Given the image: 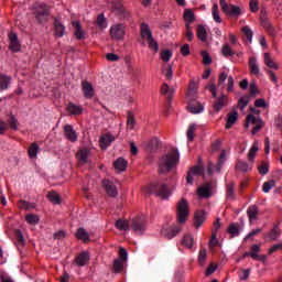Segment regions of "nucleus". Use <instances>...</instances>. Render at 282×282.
<instances>
[{
    "label": "nucleus",
    "instance_id": "1",
    "mask_svg": "<svg viewBox=\"0 0 282 282\" xmlns=\"http://www.w3.org/2000/svg\"><path fill=\"white\" fill-rule=\"evenodd\" d=\"M180 163V152L177 149H172L167 154H164L159 160V172L169 173Z\"/></svg>",
    "mask_w": 282,
    "mask_h": 282
},
{
    "label": "nucleus",
    "instance_id": "2",
    "mask_svg": "<svg viewBox=\"0 0 282 282\" xmlns=\"http://www.w3.org/2000/svg\"><path fill=\"white\" fill-rule=\"evenodd\" d=\"M142 192L145 193V195H156V197H161L163 200H167L172 195L169 185L162 182H153L150 185L144 186Z\"/></svg>",
    "mask_w": 282,
    "mask_h": 282
},
{
    "label": "nucleus",
    "instance_id": "3",
    "mask_svg": "<svg viewBox=\"0 0 282 282\" xmlns=\"http://www.w3.org/2000/svg\"><path fill=\"white\" fill-rule=\"evenodd\" d=\"M219 4L223 13L231 19L238 20L242 15V10L238 6L227 3L226 0H219Z\"/></svg>",
    "mask_w": 282,
    "mask_h": 282
},
{
    "label": "nucleus",
    "instance_id": "4",
    "mask_svg": "<svg viewBox=\"0 0 282 282\" xmlns=\"http://www.w3.org/2000/svg\"><path fill=\"white\" fill-rule=\"evenodd\" d=\"M191 214L188 208V200L186 198H182L176 206V218L180 225L186 224V219H188V215Z\"/></svg>",
    "mask_w": 282,
    "mask_h": 282
},
{
    "label": "nucleus",
    "instance_id": "5",
    "mask_svg": "<svg viewBox=\"0 0 282 282\" xmlns=\"http://www.w3.org/2000/svg\"><path fill=\"white\" fill-rule=\"evenodd\" d=\"M34 17L40 24L46 23L50 17V8L42 3L34 8Z\"/></svg>",
    "mask_w": 282,
    "mask_h": 282
},
{
    "label": "nucleus",
    "instance_id": "6",
    "mask_svg": "<svg viewBox=\"0 0 282 282\" xmlns=\"http://www.w3.org/2000/svg\"><path fill=\"white\" fill-rule=\"evenodd\" d=\"M131 229L135 235H143L147 230V219L144 216H138L132 219Z\"/></svg>",
    "mask_w": 282,
    "mask_h": 282
},
{
    "label": "nucleus",
    "instance_id": "7",
    "mask_svg": "<svg viewBox=\"0 0 282 282\" xmlns=\"http://www.w3.org/2000/svg\"><path fill=\"white\" fill-rule=\"evenodd\" d=\"M182 231L181 227L177 226H163L161 229V236L167 240L174 239Z\"/></svg>",
    "mask_w": 282,
    "mask_h": 282
},
{
    "label": "nucleus",
    "instance_id": "8",
    "mask_svg": "<svg viewBox=\"0 0 282 282\" xmlns=\"http://www.w3.org/2000/svg\"><path fill=\"white\" fill-rule=\"evenodd\" d=\"M112 9L117 12L120 19L129 20L131 14L130 11L127 10L120 0L112 1Z\"/></svg>",
    "mask_w": 282,
    "mask_h": 282
},
{
    "label": "nucleus",
    "instance_id": "9",
    "mask_svg": "<svg viewBox=\"0 0 282 282\" xmlns=\"http://www.w3.org/2000/svg\"><path fill=\"white\" fill-rule=\"evenodd\" d=\"M126 30L122 23L115 24L110 28V36L116 41H121L124 39Z\"/></svg>",
    "mask_w": 282,
    "mask_h": 282
},
{
    "label": "nucleus",
    "instance_id": "10",
    "mask_svg": "<svg viewBox=\"0 0 282 282\" xmlns=\"http://www.w3.org/2000/svg\"><path fill=\"white\" fill-rule=\"evenodd\" d=\"M102 188L107 193L108 197H117L118 196V188L113 182L109 180H102L101 182Z\"/></svg>",
    "mask_w": 282,
    "mask_h": 282
},
{
    "label": "nucleus",
    "instance_id": "11",
    "mask_svg": "<svg viewBox=\"0 0 282 282\" xmlns=\"http://www.w3.org/2000/svg\"><path fill=\"white\" fill-rule=\"evenodd\" d=\"M225 161H226V151L223 150L220 155H219V159H218V162H217L216 166L212 162L208 163V166H207L208 174L212 175L214 173L215 169L219 173L223 165L225 164Z\"/></svg>",
    "mask_w": 282,
    "mask_h": 282
},
{
    "label": "nucleus",
    "instance_id": "12",
    "mask_svg": "<svg viewBox=\"0 0 282 282\" xmlns=\"http://www.w3.org/2000/svg\"><path fill=\"white\" fill-rule=\"evenodd\" d=\"M90 254L88 251H82L79 254L75 256L74 263L77 267H86L89 263Z\"/></svg>",
    "mask_w": 282,
    "mask_h": 282
},
{
    "label": "nucleus",
    "instance_id": "13",
    "mask_svg": "<svg viewBox=\"0 0 282 282\" xmlns=\"http://www.w3.org/2000/svg\"><path fill=\"white\" fill-rule=\"evenodd\" d=\"M198 197H202L203 199H208L212 197V183H205L197 189Z\"/></svg>",
    "mask_w": 282,
    "mask_h": 282
},
{
    "label": "nucleus",
    "instance_id": "14",
    "mask_svg": "<svg viewBox=\"0 0 282 282\" xmlns=\"http://www.w3.org/2000/svg\"><path fill=\"white\" fill-rule=\"evenodd\" d=\"M187 110L194 115L202 113L204 111V105L195 99H191L187 105Z\"/></svg>",
    "mask_w": 282,
    "mask_h": 282
},
{
    "label": "nucleus",
    "instance_id": "15",
    "mask_svg": "<svg viewBox=\"0 0 282 282\" xmlns=\"http://www.w3.org/2000/svg\"><path fill=\"white\" fill-rule=\"evenodd\" d=\"M249 70L252 76L259 77L261 75L260 66L256 56H251L249 58Z\"/></svg>",
    "mask_w": 282,
    "mask_h": 282
},
{
    "label": "nucleus",
    "instance_id": "16",
    "mask_svg": "<svg viewBox=\"0 0 282 282\" xmlns=\"http://www.w3.org/2000/svg\"><path fill=\"white\" fill-rule=\"evenodd\" d=\"M82 91H84V97L86 99H93L95 96L94 86L89 82H82Z\"/></svg>",
    "mask_w": 282,
    "mask_h": 282
},
{
    "label": "nucleus",
    "instance_id": "17",
    "mask_svg": "<svg viewBox=\"0 0 282 282\" xmlns=\"http://www.w3.org/2000/svg\"><path fill=\"white\" fill-rule=\"evenodd\" d=\"M140 35H141V39L145 41L153 37L152 30L150 29L148 23L142 22L140 24Z\"/></svg>",
    "mask_w": 282,
    "mask_h": 282
},
{
    "label": "nucleus",
    "instance_id": "18",
    "mask_svg": "<svg viewBox=\"0 0 282 282\" xmlns=\"http://www.w3.org/2000/svg\"><path fill=\"white\" fill-rule=\"evenodd\" d=\"M73 28H75V39L83 41L86 39V32L82 29L78 21L73 22Z\"/></svg>",
    "mask_w": 282,
    "mask_h": 282
},
{
    "label": "nucleus",
    "instance_id": "19",
    "mask_svg": "<svg viewBox=\"0 0 282 282\" xmlns=\"http://www.w3.org/2000/svg\"><path fill=\"white\" fill-rule=\"evenodd\" d=\"M115 141V137L107 133L100 137L99 139V145L101 149L108 148L112 142Z\"/></svg>",
    "mask_w": 282,
    "mask_h": 282
},
{
    "label": "nucleus",
    "instance_id": "20",
    "mask_svg": "<svg viewBox=\"0 0 282 282\" xmlns=\"http://www.w3.org/2000/svg\"><path fill=\"white\" fill-rule=\"evenodd\" d=\"M90 154L89 149H82L77 151V160H79V164L84 165L88 162V158Z\"/></svg>",
    "mask_w": 282,
    "mask_h": 282
},
{
    "label": "nucleus",
    "instance_id": "21",
    "mask_svg": "<svg viewBox=\"0 0 282 282\" xmlns=\"http://www.w3.org/2000/svg\"><path fill=\"white\" fill-rule=\"evenodd\" d=\"M204 173V170L199 166L192 167L187 172L186 182L187 184H193V175H200Z\"/></svg>",
    "mask_w": 282,
    "mask_h": 282
},
{
    "label": "nucleus",
    "instance_id": "22",
    "mask_svg": "<svg viewBox=\"0 0 282 282\" xmlns=\"http://www.w3.org/2000/svg\"><path fill=\"white\" fill-rule=\"evenodd\" d=\"M65 131V135L66 138L72 141V142H76L78 139V135L76 133V131L74 130V128L69 124L65 126L64 128Z\"/></svg>",
    "mask_w": 282,
    "mask_h": 282
},
{
    "label": "nucleus",
    "instance_id": "23",
    "mask_svg": "<svg viewBox=\"0 0 282 282\" xmlns=\"http://www.w3.org/2000/svg\"><path fill=\"white\" fill-rule=\"evenodd\" d=\"M194 221H195L196 229H199V227H202V225H204V221H205V212L204 210L196 212L194 216Z\"/></svg>",
    "mask_w": 282,
    "mask_h": 282
},
{
    "label": "nucleus",
    "instance_id": "24",
    "mask_svg": "<svg viewBox=\"0 0 282 282\" xmlns=\"http://www.w3.org/2000/svg\"><path fill=\"white\" fill-rule=\"evenodd\" d=\"M12 77L9 75H0V89L8 90L11 85Z\"/></svg>",
    "mask_w": 282,
    "mask_h": 282
},
{
    "label": "nucleus",
    "instance_id": "25",
    "mask_svg": "<svg viewBox=\"0 0 282 282\" xmlns=\"http://www.w3.org/2000/svg\"><path fill=\"white\" fill-rule=\"evenodd\" d=\"M128 166V161H126L124 159L122 158H119L117 159L115 162H113V167L119 171V172H123L126 171Z\"/></svg>",
    "mask_w": 282,
    "mask_h": 282
},
{
    "label": "nucleus",
    "instance_id": "26",
    "mask_svg": "<svg viewBox=\"0 0 282 282\" xmlns=\"http://www.w3.org/2000/svg\"><path fill=\"white\" fill-rule=\"evenodd\" d=\"M196 35L200 42L205 43L207 41V32L204 24H199L196 29Z\"/></svg>",
    "mask_w": 282,
    "mask_h": 282
},
{
    "label": "nucleus",
    "instance_id": "27",
    "mask_svg": "<svg viewBox=\"0 0 282 282\" xmlns=\"http://www.w3.org/2000/svg\"><path fill=\"white\" fill-rule=\"evenodd\" d=\"M115 227L120 230V231H128L130 230V224L128 220H124V219H118L116 223H115Z\"/></svg>",
    "mask_w": 282,
    "mask_h": 282
},
{
    "label": "nucleus",
    "instance_id": "28",
    "mask_svg": "<svg viewBox=\"0 0 282 282\" xmlns=\"http://www.w3.org/2000/svg\"><path fill=\"white\" fill-rule=\"evenodd\" d=\"M227 105V96L223 95L214 102V109L220 111Z\"/></svg>",
    "mask_w": 282,
    "mask_h": 282
},
{
    "label": "nucleus",
    "instance_id": "29",
    "mask_svg": "<svg viewBox=\"0 0 282 282\" xmlns=\"http://www.w3.org/2000/svg\"><path fill=\"white\" fill-rule=\"evenodd\" d=\"M258 213H259L258 206L256 205H252L248 208L247 214H248L250 224H252V221L257 219Z\"/></svg>",
    "mask_w": 282,
    "mask_h": 282
},
{
    "label": "nucleus",
    "instance_id": "30",
    "mask_svg": "<svg viewBox=\"0 0 282 282\" xmlns=\"http://www.w3.org/2000/svg\"><path fill=\"white\" fill-rule=\"evenodd\" d=\"M54 29H55V34L57 37L64 36L65 26L61 23V21H58V20L54 21Z\"/></svg>",
    "mask_w": 282,
    "mask_h": 282
},
{
    "label": "nucleus",
    "instance_id": "31",
    "mask_svg": "<svg viewBox=\"0 0 282 282\" xmlns=\"http://www.w3.org/2000/svg\"><path fill=\"white\" fill-rule=\"evenodd\" d=\"M280 236L281 230L279 229L278 225H274L273 229L268 235L269 241H275L280 238Z\"/></svg>",
    "mask_w": 282,
    "mask_h": 282
},
{
    "label": "nucleus",
    "instance_id": "32",
    "mask_svg": "<svg viewBox=\"0 0 282 282\" xmlns=\"http://www.w3.org/2000/svg\"><path fill=\"white\" fill-rule=\"evenodd\" d=\"M67 111L73 116H78L83 113V108L79 106H76L75 104L70 102L67 106Z\"/></svg>",
    "mask_w": 282,
    "mask_h": 282
},
{
    "label": "nucleus",
    "instance_id": "33",
    "mask_svg": "<svg viewBox=\"0 0 282 282\" xmlns=\"http://www.w3.org/2000/svg\"><path fill=\"white\" fill-rule=\"evenodd\" d=\"M15 240H17L15 246H17L18 250L20 251L25 245L23 235L20 230H15Z\"/></svg>",
    "mask_w": 282,
    "mask_h": 282
},
{
    "label": "nucleus",
    "instance_id": "34",
    "mask_svg": "<svg viewBox=\"0 0 282 282\" xmlns=\"http://www.w3.org/2000/svg\"><path fill=\"white\" fill-rule=\"evenodd\" d=\"M47 198L53 205H61L62 204V198L56 192H50L47 194Z\"/></svg>",
    "mask_w": 282,
    "mask_h": 282
},
{
    "label": "nucleus",
    "instance_id": "35",
    "mask_svg": "<svg viewBox=\"0 0 282 282\" xmlns=\"http://www.w3.org/2000/svg\"><path fill=\"white\" fill-rule=\"evenodd\" d=\"M264 64L271 69H279L278 64L271 58L270 53H264Z\"/></svg>",
    "mask_w": 282,
    "mask_h": 282
},
{
    "label": "nucleus",
    "instance_id": "36",
    "mask_svg": "<svg viewBox=\"0 0 282 282\" xmlns=\"http://www.w3.org/2000/svg\"><path fill=\"white\" fill-rule=\"evenodd\" d=\"M237 120H238V112L237 111L230 112L227 118L226 129H230Z\"/></svg>",
    "mask_w": 282,
    "mask_h": 282
},
{
    "label": "nucleus",
    "instance_id": "37",
    "mask_svg": "<svg viewBox=\"0 0 282 282\" xmlns=\"http://www.w3.org/2000/svg\"><path fill=\"white\" fill-rule=\"evenodd\" d=\"M195 242V239L192 235H185L182 240V246H184L187 249H193V243Z\"/></svg>",
    "mask_w": 282,
    "mask_h": 282
},
{
    "label": "nucleus",
    "instance_id": "38",
    "mask_svg": "<svg viewBox=\"0 0 282 282\" xmlns=\"http://www.w3.org/2000/svg\"><path fill=\"white\" fill-rule=\"evenodd\" d=\"M96 24L101 30L107 29L108 23H107V19L105 18L104 13H100L97 15Z\"/></svg>",
    "mask_w": 282,
    "mask_h": 282
},
{
    "label": "nucleus",
    "instance_id": "39",
    "mask_svg": "<svg viewBox=\"0 0 282 282\" xmlns=\"http://www.w3.org/2000/svg\"><path fill=\"white\" fill-rule=\"evenodd\" d=\"M147 43L149 48L154 51V53H158L160 51V45L153 36L147 39Z\"/></svg>",
    "mask_w": 282,
    "mask_h": 282
},
{
    "label": "nucleus",
    "instance_id": "40",
    "mask_svg": "<svg viewBox=\"0 0 282 282\" xmlns=\"http://www.w3.org/2000/svg\"><path fill=\"white\" fill-rule=\"evenodd\" d=\"M228 234L231 235V238L238 237L240 235V228L238 224H230L228 228Z\"/></svg>",
    "mask_w": 282,
    "mask_h": 282
},
{
    "label": "nucleus",
    "instance_id": "41",
    "mask_svg": "<svg viewBox=\"0 0 282 282\" xmlns=\"http://www.w3.org/2000/svg\"><path fill=\"white\" fill-rule=\"evenodd\" d=\"M77 239L88 242L89 241V232L86 231L84 228L77 229Z\"/></svg>",
    "mask_w": 282,
    "mask_h": 282
},
{
    "label": "nucleus",
    "instance_id": "42",
    "mask_svg": "<svg viewBox=\"0 0 282 282\" xmlns=\"http://www.w3.org/2000/svg\"><path fill=\"white\" fill-rule=\"evenodd\" d=\"M236 170L241 172H248L251 170V165H249L247 162L238 160L236 164Z\"/></svg>",
    "mask_w": 282,
    "mask_h": 282
},
{
    "label": "nucleus",
    "instance_id": "43",
    "mask_svg": "<svg viewBox=\"0 0 282 282\" xmlns=\"http://www.w3.org/2000/svg\"><path fill=\"white\" fill-rule=\"evenodd\" d=\"M195 130H197L196 124H191L187 129V141L193 142L195 140Z\"/></svg>",
    "mask_w": 282,
    "mask_h": 282
},
{
    "label": "nucleus",
    "instance_id": "44",
    "mask_svg": "<svg viewBox=\"0 0 282 282\" xmlns=\"http://www.w3.org/2000/svg\"><path fill=\"white\" fill-rule=\"evenodd\" d=\"M184 20L185 22L188 23H194L195 22V13L191 9H186L184 12Z\"/></svg>",
    "mask_w": 282,
    "mask_h": 282
},
{
    "label": "nucleus",
    "instance_id": "45",
    "mask_svg": "<svg viewBox=\"0 0 282 282\" xmlns=\"http://www.w3.org/2000/svg\"><path fill=\"white\" fill-rule=\"evenodd\" d=\"M212 14H213V19L216 23H221L217 3H214V6L212 8Z\"/></svg>",
    "mask_w": 282,
    "mask_h": 282
},
{
    "label": "nucleus",
    "instance_id": "46",
    "mask_svg": "<svg viewBox=\"0 0 282 282\" xmlns=\"http://www.w3.org/2000/svg\"><path fill=\"white\" fill-rule=\"evenodd\" d=\"M25 220L29 225H32V226L37 225L40 221L37 215H34V214H28L25 217Z\"/></svg>",
    "mask_w": 282,
    "mask_h": 282
},
{
    "label": "nucleus",
    "instance_id": "47",
    "mask_svg": "<svg viewBox=\"0 0 282 282\" xmlns=\"http://www.w3.org/2000/svg\"><path fill=\"white\" fill-rule=\"evenodd\" d=\"M221 53L225 57H232L235 55V51L231 50L229 44L223 45Z\"/></svg>",
    "mask_w": 282,
    "mask_h": 282
},
{
    "label": "nucleus",
    "instance_id": "48",
    "mask_svg": "<svg viewBox=\"0 0 282 282\" xmlns=\"http://www.w3.org/2000/svg\"><path fill=\"white\" fill-rule=\"evenodd\" d=\"M7 121L9 128H11L14 131L18 130V120L13 115H10Z\"/></svg>",
    "mask_w": 282,
    "mask_h": 282
},
{
    "label": "nucleus",
    "instance_id": "49",
    "mask_svg": "<svg viewBox=\"0 0 282 282\" xmlns=\"http://www.w3.org/2000/svg\"><path fill=\"white\" fill-rule=\"evenodd\" d=\"M173 57V52L170 50H163L161 52V58L164 63H169L171 58Z\"/></svg>",
    "mask_w": 282,
    "mask_h": 282
},
{
    "label": "nucleus",
    "instance_id": "50",
    "mask_svg": "<svg viewBox=\"0 0 282 282\" xmlns=\"http://www.w3.org/2000/svg\"><path fill=\"white\" fill-rule=\"evenodd\" d=\"M39 150H40V148H39L37 143H32L31 147L29 148L30 158L31 159L36 158Z\"/></svg>",
    "mask_w": 282,
    "mask_h": 282
},
{
    "label": "nucleus",
    "instance_id": "51",
    "mask_svg": "<svg viewBox=\"0 0 282 282\" xmlns=\"http://www.w3.org/2000/svg\"><path fill=\"white\" fill-rule=\"evenodd\" d=\"M263 28L267 30L270 36L274 37L276 35L275 28L270 22H264Z\"/></svg>",
    "mask_w": 282,
    "mask_h": 282
},
{
    "label": "nucleus",
    "instance_id": "52",
    "mask_svg": "<svg viewBox=\"0 0 282 282\" xmlns=\"http://www.w3.org/2000/svg\"><path fill=\"white\" fill-rule=\"evenodd\" d=\"M113 270L115 273H120L123 271V262L120 259L113 260Z\"/></svg>",
    "mask_w": 282,
    "mask_h": 282
},
{
    "label": "nucleus",
    "instance_id": "53",
    "mask_svg": "<svg viewBox=\"0 0 282 282\" xmlns=\"http://www.w3.org/2000/svg\"><path fill=\"white\" fill-rule=\"evenodd\" d=\"M206 257H207V251L205 248H202L198 253V263L200 267H204Z\"/></svg>",
    "mask_w": 282,
    "mask_h": 282
},
{
    "label": "nucleus",
    "instance_id": "54",
    "mask_svg": "<svg viewBox=\"0 0 282 282\" xmlns=\"http://www.w3.org/2000/svg\"><path fill=\"white\" fill-rule=\"evenodd\" d=\"M227 198L229 200H234L235 199V188H234V184L229 183L227 185Z\"/></svg>",
    "mask_w": 282,
    "mask_h": 282
},
{
    "label": "nucleus",
    "instance_id": "55",
    "mask_svg": "<svg viewBox=\"0 0 282 282\" xmlns=\"http://www.w3.org/2000/svg\"><path fill=\"white\" fill-rule=\"evenodd\" d=\"M258 150H259L258 144H257V142H254V144L252 145V148L250 149V151L248 153V158H249L250 162H253V159H254Z\"/></svg>",
    "mask_w": 282,
    "mask_h": 282
},
{
    "label": "nucleus",
    "instance_id": "56",
    "mask_svg": "<svg viewBox=\"0 0 282 282\" xmlns=\"http://www.w3.org/2000/svg\"><path fill=\"white\" fill-rule=\"evenodd\" d=\"M242 33L246 35L247 40L251 43L252 37H253V32L248 25H245L242 28Z\"/></svg>",
    "mask_w": 282,
    "mask_h": 282
},
{
    "label": "nucleus",
    "instance_id": "57",
    "mask_svg": "<svg viewBox=\"0 0 282 282\" xmlns=\"http://www.w3.org/2000/svg\"><path fill=\"white\" fill-rule=\"evenodd\" d=\"M134 124H135V119H134L132 112H128L127 127L130 130H133L134 129Z\"/></svg>",
    "mask_w": 282,
    "mask_h": 282
},
{
    "label": "nucleus",
    "instance_id": "58",
    "mask_svg": "<svg viewBox=\"0 0 282 282\" xmlns=\"http://www.w3.org/2000/svg\"><path fill=\"white\" fill-rule=\"evenodd\" d=\"M21 48V44H20V41L19 39L15 40V41H11L10 42V50L14 53L19 52Z\"/></svg>",
    "mask_w": 282,
    "mask_h": 282
},
{
    "label": "nucleus",
    "instance_id": "59",
    "mask_svg": "<svg viewBox=\"0 0 282 282\" xmlns=\"http://www.w3.org/2000/svg\"><path fill=\"white\" fill-rule=\"evenodd\" d=\"M160 143L161 142H160V140L158 138H153L149 142V148L154 151V150H156L160 147Z\"/></svg>",
    "mask_w": 282,
    "mask_h": 282
},
{
    "label": "nucleus",
    "instance_id": "60",
    "mask_svg": "<svg viewBox=\"0 0 282 282\" xmlns=\"http://www.w3.org/2000/svg\"><path fill=\"white\" fill-rule=\"evenodd\" d=\"M260 121H262V120H260V119H257L253 115H249L248 117H247V128H248V124L249 123H252V124H259L260 123Z\"/></svg>",
    "mask_w": 282,
    "mask_h": 282
},
{
    "label": "nucleus",
    "instance_id": "61",
    "mask_svg": "<svg viewBox=\"0 0 282 282\" xmlns=\"http://www.w3.org/2000/svg\"><path fill=\"white\" fill-rule=\"evenodd\" d=\"M273 186H275V182L274 181L265 182L263 184V192L264 193H270V191H271V188H273Z\"/></svg>",
    "mask_w": 282,
    "mask_h": 282
},
{
    "label": "nucleus",
    "instance_id": "62",
    "mask_svg": "<svg viewBox=\"0 0 282 282\" xmlns=\"http://www.w3.org/2000/svg\"><path fill=\"white\" fill-rule=\"evenodd\" d=\"M248 104H249V97L248 96H245L241 99H239V107H240L241 110H243L247 107Z\"/></svg>",
    "mask_w": 282,
    "mask_h": 282
},
{
    "label": "nucleus",
    "instance_id": "63",
    "mask_svg": "<svg viewBox=\"0 0 282 282\" xmlns=\"http://www.w3.org/2000/svg\"><path fill=\"white\" fill-rule=\"evenodd\" d=\"M202 55L204 65H210L212 57L208 55V53L206 51H203Z\"/></svg>",
    "mask_w": 282,
    "mask_h": 282
},
{
    "label": "nucleus",
    "instance_id": "64",
    "mask_svg": "<svg viewBox=\"0 0 282 282\" xmlns=\"http://www.w3.org/2000/svg\"><path fill=\"white\" fill-rule=\"evenodd\" d=\"M260 174L265 175L269 172V165L265 163H262L258 166Z\"/></svg>",
    "mask_w": 282,
    "mask_h": 282
}]
</instances>
